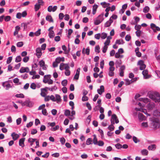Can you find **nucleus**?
<instances>
[{
  "instance_id": "1",
  "label": "nucleus",
  "mask_w": 160,
  "mask_h": 160,
  "mask_svg": "<svg viewBox=\"0 0 160 160\" xmlns=\"http://www.w3.org/2000/svg\"><path fill=\"white\" fill-rule=\"evenodd\" d=\"M151 126L152 128L156 129L160 126V120L157 117H153L150 118Z\"/></svg>"
},
{
  "instance_id": "2",
  "label": "nucleus",
  "mask_w": 160,
  "mask_h": 160,
  "mask_svg": "<svg viewBox=\"0 0 160 160\" xmlns=\"http://www.w3.org/2000/svg\"><path fill=\"white\" fill-rule=\"evenodd\" d=\"M149 97L156 102H160V94L157 92H149L148 93Z\"/></svg>"
},
{
  "instance_id": "3",
  "label": "nucleus",
  "mask_w": 160,
  "mask_h": 160,
  "mask_svg": "<svg viewBox=\"0 0 160 160\" xmlns=\"http://www.w3.org/2000/svg\"><path fill=\"white\" fill-rule=\"evenodd\" d=\"M94 137L93 139V143L95 145H97L99 146H102L104 145V142L103 141L99 140L98 141V139L96 136L95 134L93 135Z\"/></svg>"
},
{
  "instance_id": "4",
  "label": "nucleus",
  "mask_w": 160,
  "mask_h": 160,
  "mask_svg": "<svg viewBox=\"0 0 160 160\" xmlns=\"http://www.w3.org/2000/svg\"><path fill=\"white\" fill-rule=\"evenodd\" d=\"M22 105V106H26L29 107H32V105L29 100H26L24 102L21 101Z\"/></svg>"
},
{
  "instance_id": "5",
  "label": "nucleus",
  "mask_w": 160,
  "mask_h": 160,
  "mask_svg": "<svg viewBox=\"0 0 160 160\" xmlns=\"http://www.w3.org/2000/svg\"><path fill=\"white\" fill-rule=\"evenodd\" d=\"M142 74L144 78L145 79H148L151 77V75H148V71L147 70H145L142 72Z\"/></svg>"
},
{
  "instance_id": "6",
  "label": "nucleus",
  "mask_w": 160,
  "mask_h": 160,
  "mask_svg": "<svg viewBox=\"0 0 160 160\" xmlns=\"http://www.w3.org/2000/svg\"><path fill=\"white\" fill-rule=\"evenodd\" d=\"M36 55L38 58H39L42 55V50L41 48L38 47L36 49Z\"/></svg>"
},
{
  "instance_id": "7",
  "label": "nucleus",
  "mask_w": 160,
  "mask_h": 160,
  "mask_svg": "<svg viewBox=\"0 0 160 160\" xmlns=\"http://www.w3.org/2000/svg\"><path fill=\"white\" fill-rule=\"evenodd\" d=\"M57 9V7L55 6L52 7V6L50 5L49 6L48 8V11L50 12L52 11L54 12Z\"/></svg>"
},
{
  "instance_id": "8",
  "label": "nucleus",
  "mask_w": 160,
  "mask_h": 160,
  "mask_svg": "<svg viewBox=\"0 0 160 160\" xmlns=\"http://www.w3.org/2000/svg\"><path fill=\"white\" fill-rule=\"evenodd\" d=\"M97 92L99 95H101L102 92H104V87L103 85H101L100 86V89H97Z\"/></svg>"
},
{
  "instance_id": "9",
  "label": "nucleus",
  "mask_w": 160,
  "mask_h": 160,
  "mask_svg": "<svg viewBox=\"0 0 160 160\" xmlns=\"http://www.w3.org/2000/svg\"><path fill=\"white\" fill-rule=\"evenodd\" d=\"M11 136L12 137L13 140L14 141H15L19 138V136L18 134L13 132L12 133Z\"/></svg>"
},
{
  "instance_id": "10",
  "label": "nucleus",
  "mask_w": 160,
  "mask_h": 160,
  "mask_svg": "<svg viewBox=\"0 0 160 160\" xmlns=\"http://www.w3.org/2000/svg\"><path fill=\"white\" fill-rule=\"evenodd\" d=\"M25 138H23L20 139L19 140V144L20 146H21L22 147H23L24 146V141L25 140Z\"/></svg>"
},
{
  "instance_id": "11",
  "label": "nucleus",
  "mask_w": 160,
  "mask_h": 160,
  "mask_svg": "<svg viewBox=\"0 0 160 160\" xmlns=\"http://www.w3.org/2000/svg\"><path fill=\"white\" fill-rule=\"evenodd\" d=\"M64 60L65 58L63 57L62 58L58 57L57 58L55 59V61L57 63H59L61 61L64 62Z\"/></svg>"
},
{
  "instance_id": "12",
  "label": "nucleus",
  "mask_w": 160,
  "mask_h": 160,
  "mask_svg": "<svg viewBox=\"0 0 160 160\" xmlns=\"http://www.w3.org/2000/svg\"><path fill=\"white\" fill-rule=\"evenodd\" d=\"M90 49L88 47L85 50L84 48H83L82 50V53L84 54L86 53L87 55H89V54Z\"/></svg>"
},
{
  "instance_id": "13",
  "label": "nucleus",
  "mask_w": 160,
  "mask_h": 160,
  "mask_svg": "<svg viewBox=\"0 0 160 160\" xmlns=\"http://www.w3.org/2000/svg\"><path fill=\"white\" fill-rule=\"evenodd\" d=\"M156 149V145L155 144H151L148 147V149L149 150L154 151Z\"/></svg>"
},
{
  "instance_id": "14",
  "label": "nucleus",
  "mask_w": 160,
  "mask_h": 160,
  "mask_svg": "<svg viewBox=\"0 0 160 160\" xmlns=\"http://www.w3.org/2000/svg\"><path fill=\"white\" fill-rule=\"evenodd\" d=\"M112 118L113 119V121H115V123L117 124L119 122L118 119L117 118V117L115 114H113L112 116Z\"/></svg>"
},
{
  "instance_id": "15",
  "label": "nucleus",
  "mask_w": 160,
  "mask_h": 160,
  "mask_svg": "<svg viewBox=\"0 0 160 160\" xmlns=\"http://www.w3.org/2000/svg\"><path fill=\"white\" fill-rule=\"evenodd\" d=\"M56 98V102H57V103L60 102L61 101V97L60 95L58 94H56L55 95Z\"/></svg>"
},
{
  "instance_id": "16",
  "label": "nucleus",
  "mask_w": 160,
  "mask_h": 160,
  "mask_svg": "<svg viewBox=\"0 0 160 160\" xmlns=\"http://www.w3.org/2000/svg\"><path fill=\"white\" fill-rule=\"evenodd\" d=\"M46 19L47 21L50 22H53V19L51 15H48L46 17Z\"/></svg>"
},
{
  "instance_id": "17",
  "label": "nucleus",
  "mask_w": 160,
  "mask_h": 160,
  "mask_svg": "<svg viewBox=\"0 0 160 160\" xmlns=\"http://www.w3.org/2000/svg\"><path fill=\"white\" fill-rule=\"evenodd\" d=\"M148 108L150 110L152 109L155 107V104L153 103L150 102L147 105Z\"/></svg>"
},
{
  "instance_id": "18",
  "label": "nucleus",
  "mask_w": 160,
  "mask_h": 160,
  "mask_svg": "<svg viewBox=\"0 0 160 160\" xmlns=\"http://www.w3.org/2000/svg\"><path fill=\"white\" fill-rule=\"evenodd\" d=\"M103 16L104 13H102L99 15L97 18L101 22L104 20Z\"/></svg>"
},
{
  "instance_id": "19",
  "label": "nucleus",
  "mask_w": 160,
  "mask_h": 160,
  "mask_svg": "<svg viewBox=\"0 0 160 160\" xmlns=\"http://www.w3.org/2000/svg\"><path fill=\"white\" fill-rule=\"evenodd\" d=\"M98 8V6L96 4H94L93 6L92 13L93 15L96 13Z\"/></svg>"
},
{
  "instance_id": "20",
  "label": "nucleus",
  "mask_w": 160,
  "mask_h": 160,
  "mask_svg": "<svg viewBox=\"0 0 160 160\" xmlns=\"http://www.w3.org/2000/svg\"><path fill=\"white\" fill-rule=\"evenodd\" d=\"M92 143H93V142H92V138H89L86 141V145H88L92 144Z\"/></svg>"
},
{
  "instance_id": "21",
  "label": "nucleus",
  "mask_w": 160,
  "mask_h": 160,
  "mask_svg": "<svg viewBox=\"0 0 160 160\" xmlns=\"http://www.w3.org/2000/svg\"><path fill=\"white\" fill-rule=\"evenodd\" d=\"M148 151L146 149H144L141 151V153L142 155L147 156L148 154Z\"/></svg>"
},
{
  "instance_id": "22",
  "label": "nucleus",
  "mask_w": 160,
  "mask_h": 160,
  "mask_svg": "<svg viewBox=\"0 0 160 160\" xmlns=\"http://www.w3.org/2000/svg\"><path fill=\"white\" fill-rule=\"evenodd\" d=\"M54 35V33L53 30H50L49 31L48 36L50 38H53Z\"/></svg>"
},
{
  "instance_id": "23",
  "label": "nucleus",
  "mask_w": 160,
  "mask_h": 160,
  "mask_svg": "<svg viewBox=\"0 0 160 160\" xmlns=\"http://www.w3.org/2000/svg\"><path fill=\"white\" fill-rule=\"evenodd\" d=\"M51 76L50 75H45L44 76V78L46 79H43V82L45 83H48V79L47 78H46V77H48V78H50Z\"/></svg>"
},
{
  "instance_id": "24",
  "label": "nucleus",
  "mask_w": 160,
  "mask_h": 160,
  "mask_svg": "<svg viewBox=\"0 0 160 160\" xmlns=\"http://www.w3.org/2000/svg\"><path fill=\"white\" fill-rule=\"evenodd\" d=\"M138 119L139 120L142 121L145 118V116L142 113L139 114L138 115Z\"/></svg>"
},
{
  "instance_id": "25",
  "label": "nucleus",
  "mask_w": 160,
  "mask_h": 160,
  "mask_svg": "<svg viewBox=\"0 0 160 160\" xmlns=\"http://www.w3.org/2000/svg\"><path fill=\"white\" fill-rule=\"evenodd\" d=\"M4 84V82H3L2 83V85L4 87H6L5 89L6 90H8L9 88H10L12 87V86L11 85V84L9 83H8V84H7L6 85H5Z\"/></svg>"
},
{
  "instance_id": "26",
  "label": "nucleus",
  "mask_w": 160,
  "mask_h": 160,
  "mask_svg": "<svg viewBox=\"0 0 160 160\" xmlns=\"http://www.w3.org/2000/svg\"><path fill=\"white\" fill-rule=\"evenodd\" d=\"M124 42L122 39H117L115 42L116 44H118L119 45L123 44Z\"/></svg>"
},
{
  "instance_id": "27",
  "label": "nucleus",
  "mask_w": 160,
  "mask_h": 160,
  "mask_svg": "<svg viewBox=\"0 0 160 160\" xmlns=\"http://www.w3.org/2000/svg\"><path fill=\"white\" fill-rule=\"evenodd\" d=\"M19 72L21 73H23L25 72H28V71H26V68L22 67L19 70Z\"/></svg>"
},
{
  "instance_id": "28",
  "label": "nucleus",
  "mask_w": 160,
  "mask_h": 160,
  "mask_svg": "<svg viewBox=\"0 0 160 160\" xmlns=\"http://www.w3.org/2000/svg\"><path fill=\"white\" fill-rule=\"evenodd\" d=\"M150 26L151 28L153 30V32H156V30L154 29V28L156 27V25L154 23H151L150 24Z\"/></svg>"
},
{
  "instance_id": "29",
  "label": "nucleus",
  "mask_w": 160,
  "mask_h": 160,
  "mask_svg": "<svg viewBox=\"0 0 160 160\" xmlns=\"http://www.w3.org/2000/svg\"><path fill=\"white\" fill-rule=\"evenodd\" d=\"M62 50L64 51V53L65 54H68V50H67V48L65 45L62 46Z\"/></svg>"
},
{
  "instance_id": "30",
  "label": "nucleus",
  "mask_w": 160,
  "mask_h": 160,
  "mask_svg": "<svg viewBox=\"0 0 160 160\" xmlns=\"http://www.w3.org/2000/svg\"><path fill=\"white\" fill-rule=\"evenodd\" d=\"M71 113L70 111L68 109H66L65 110L64 114L66 116H68L70 115Z\"/></svg>"
},
{
  "instance_id": "31",
  "label": "nucleus",
  "mask_w": 160,
  "mask_h": 160,
  "mask_svg": "<svg viewBox=\"0 0 160 160\" xmlns=\"http://www.w3.org/2000/svg\"><path fill=\"white\" fill-rule=\"evenodd\" d=\"M40 4H38V3H36L34 5V9L35 11H38L40 8Z\"/></svg>"
},
{
  "instance_id": "32",
  "label": "nucleus",
  "mask_w": 160,
  "mask_h": 160,
  "mask_svg": "<svg viewBox=\"0 0 160 160\" xmlns=\"http://www.w3.org/2000/svg\"><path fill=\"white\" fill-rule=\"evenodd\" d=\"M132 139L133 141L135 143H137L140 142V140L138 139L136 137L134 136H133V137Z\"/></svg>"
},
{
  "instance_id": "33",
  "label": "nucleus",
  "mask_w": 160,
  "mask_h": 160,
  "mask_svg": "<svg viewBox=\"0 0 160 160\" xmlns=\"http://www.w3.org/2000/svg\"><path fill=\"white\" fill-rule=\"evenodd\" d=\"M15 97L17 98H24V95L22 93H20L19 94H16L15 95Z\"/></svg>"
},
{
  "instance_id": "34",
  "label": "nucleus",
  "mask_w": 160,
  "mask_h": 160,
  "mask_svg": "<svg viewBox=\"0 0 160 160\" xmlns=\"http://www.w3.org/2000/svg\"><path fill=\"white\" fill-rule=\"evenodd\" d=\"M22 60V58L20 56H17L16 58L15 62H20Z\"/></svg>"
},
{
  "instance_id": "35",
  "label": "nucleus",
  "mask_w": 160,
  "mask_h": 160,
  "mask_svg": "<svg viewBox=\"0 0 160 160\" xmlns=\"http://www.w3.org/2000/svg\"><path fill=\"white\" fill-rule=\"evenodd\" d=\"M149 10V7L148 6H146L145 7V8H144L143 9V12L145 13H146L148 12Z\"/></svg>"
},
{
  "instance_id": "36",
  "label": "nucleus",
  "mask_w": 160,
  "mask_h": 160,
  "mask_svg": "<svg viewBox=\"0 0 160 160\" xmlns=\"http://www.w3.org/2000/svg\"><path fill=\"white\" fill-rule=\"evenodd\" d=\"M100 47L98 45L96 46L95 48V51L98 53L100 52Z\"/></svg>"
},
{
  "instance_id": "37",
  "label": "nucleus",
  "mask_w": 160,
  "mask_h": 160,
  "mask_svg": "<svg viewBox=\"0 0 160 160\" xmlns=\"http://www.w3.org/2000/svg\"><path fill=\"white\" fill-rule=\"evenodd\" d=\"M107 37V34L106 33L102 32L101 33V38L102 39H104Z\"/></svg>"
},
{
  "instance_id": "38",
  "label": "nucleus",
  "mask_w": 160,
  "mask_h": 160,
  "mask_svg": "<svg viewBox=\"0 0 160 160\" xmlns=\"http://www.w3.org/2000/svg\"><path fill=\"white\" fill-rule=\"evenodd\" d=\"M23 43L22 42H17L16 45L18 47H21L23 46Z\"/></svg>"
},
{
  "instance_id": "39",
  "label": "nucleus",
  "mask_w": 160,
  "mask_h": 160,
  "mask_svg": "<svg viewBox=\"0 0 160 160\" xmlns=\"http://www.w3.org/2000/svg\"><path fill=\"white\" fill-rule=\"evenodd\" d=\"M115 146L116 148L118 149H120L122 148V145L119 143L115 144Z\"/></svg>"
},
{
  "instance_id": "40",
  "label": "nucleus",
  "mask_w": 160,
  "mask_h": 160,
  "mask_svg": "<svg viewBox=\"0 0 160 160\" xmlns=\"http://www.w3.org/2000/svg\"><path fill=\"white\" fill-rule=\"evenodd\" d=\"M37 140L36 138H29L28 139V142H33Z\"/></svg>"
},
{
  "instance_id": "41",
  "label": "nucleus",
  "mask_w": 160,
  "mask_h": 160,
  "mask_svg": "<svg viewBox=\"0 0 160 160\" xmlns=\"http://www.w3.org/2000/svg\"><path fill=\"white\" fill-rule=\"evenodd\" d=\"M62 85L63 86H65L67 84V80L66 79H64L62 80L61 82Z\"/></svg>"
},
{
  "instance_id": "42",
  "label": "nucleus",
  "mask_w": 160,
  "mask_h": 160,
  "mask_svg": "<svg viewBox=\"0 0 160 160\" xmlns=\"http://www.w3.org/2000/svg\"><path fill=\"white\" fill-rule=\"evenodd\" d=\"M101 23L100 21L97 18L94 21V24L95 25H98Z\"/></svg>"
},
{
  "instance_id": "43",
  "label": "nucleus",
  "mask_w": 160,
  "mask_h": 160,
  "mask_svg": "<svg viewBox=\"0 0 160 160\" xmlns=\"http://www.w3.org/2000/svg\"><path fill=\"white\" fill-rule=\"evenodd\" d=\"M39 64L41 67H42L45 66V62L44 61L42 60L39 62Z\"/></svg>"
},
{
  "instance_id": "44",
  "label": "nucleus",
  "mask_w": 160,
  "mask_h": 160,
  "mask_svg": "<svg viewBox=\"0 0 160 160\" xmlns=\"http://www.w3.org/2000/svg\"><path fill=\"white\" fill-rule=\"evenodd\" d=\"M29 57H28V56L25 57L22 59L23 61V62H27L29 60Z\"/></svg>"
},
{
  "instance_id": "45",
  "label": "nucleus",
  "mask_w": 160,
  "mask_h": 160,
  "mask_svg": "<svg viewBox=\"0 0 160 160\" xmlns=\"http://www.w3.org/2000/svg\"><path fill=\"white\" fill-rule=\"evenodd\" d=\"M41 29H39L36 32H34L35 35L37 36H39L41 34Z\"/></svg>"
},
{
  "instance_id": "46",
  "label": "nucleus",
  "mask_w": 160,
  "mask_h": 160,
  "mask_svg": "<svg viewBox=\"0 0 160 160\" xmlns=\"http://www.w3.org/2000/svg\"><path fill=\"white\" fill-rule=\"evenodd\" d=\"M108 47L104 45L103 47L102 48V52L103 53H105L108 49Z\"/></svg>"
},
{
  "instance_id": "47",
  "label": "nucleus",
  "mask_w": 160,
  "mask_h": 160,
  "mask_svg": "<svg viewBox=\"0 0 160 160\" xmlns=\"http://www.w3.org/2000/svg\"><path fill=\"white\" fill-rule=\"evenodd\" d=\"M114 127L113 125L112 124H111L109 126L108 128L110 131H112L114 130Z\"/></svg>"
},
{
  "instance_id": "48",
  "label": "nucleus",
  "mask_w": 160,
  "mask_h": 160,
  "mask_svg": "<svg viewBox=\"0 0 160 160\" xmlns=\"http://www.w3.org/2000/svg\"><path fill=\"white\" fill-rule=\"evenodd\" d=\"M65 63H60V66H59V69H60L62 71L64 69V66Z\"/></svg>"
},
{
  "instance_id": "49",
  "label": "nucleus",
  "mask_w": 160,
  "mask_h": 160,
  "mask_svg": "<svg viewBox=\"0 0 160 160\" xmlns=\"http://www.w3.org/2000/svg\"><path fill=\"white\" fill-rule=\"evenodd\" d=\"M42 113L45 116H47L48 114L46 109L45 108L42 109Z\"/></svg>"
},
{
  "instance_id": "50",
  "label": "nucleus",
  "mask_w": 160,
  "mask_h": 160,
  "mask_svg": "<svg viewBox=\"0 0 160 160\" xmlns=\"http://www.w3.org/2000/svg\"><path fill=\"white\" fill-rule=\"evenodd\" d=\"M30 88L33 89H35L36 88V85L35 83H32L30 85Z\"/></svg>"
},
{
  "instance_id": "51",
  "label": "nucleus",
  "mask_w": 160,
  "mask_h": 160,
  "mask_svg": "<svg viewBox=\"0 0 160 160\" xmlns=\"http://www.w3.org/2000/svg\"><path fill=\"white\" fill-rule=\"evenodd\" d=\"M65 139L64 138L62 137L60 138V142L62 145H63L64 144L65 142Z\"/></svg>"
},
{
  "instance_id": "52",
  "label": "nucleus",
  "mask_w": 160,
  "mask_h": 160,
  "mask_svg": "<svg viewBox=\"0 0 160 160\" xmlns=\"http://www.w3.org/2000/svg\"><path fill=\"white\" fill-rule=\"evenodd\" d=\"M11 17L9 16H7L4 18V20L6 22L9 21L11 20Z\"/></svg>"
},
{
  "instance_id": "53",
  "label": "nucleus",
  "mask_w": 160,
  "mask_h": 160,
  "mask_svg": "<svg viewBox=\"0 0 160 160\" xmlns=\"http://www.w3.org/2000/svg\"><path fill=\"white\" fill-rule=\"evenodd\" d=\"M59 127L58 125H56L53 128H52L51 130L52 131H55L59 129Z\"/></svg>"
},
{
  "instance_id": "54",
  "label": "nucleus",
  "mask_w": 160,
  "mask_h": 160,
  "mask_svg": "<svg viewBox=\"0 0 160 160\" xmlns=\"http://www.w3.org/2000/svg\"><path fill=\"white\" fill-rule=\"evenodd\" d=\"M115 64L116 65L119 66L122 64V62L121 60H117L116 61Z\"/></svg>"
},
{
  "instance_id": "55",
  "label": "nucleus",
  "mask_w": 160,
  "mask_h": 160,
  "mask_svg": "<svg viewBox=\"0 0 160 160\" xmlns=\"http://www.w3.org/2000/svg\"><path fill=\"white\" fill-rule=\"evenodd\" d=\"M141 28V26L139 25H136L135 26V29L137 31L140 30L139 29H140Z\"/></svg>"
},
{
  "instance_id": "56",
  "label": "nucleus",
  "mask_w": 160,
  "mask_h": 160,
  "mask_svg": "<svg viewBox=\"0 0 160 160\" xmlns=\"http://www.w3.org/2000/svg\"><path fill=\"white\" fill-rule=\"evenodd\" d=\"M140 99H142L144 102L145 103H147L149 102V99L147 98H141Z\"/></svg>"
},
{
  "instance_id": "57",
  "label": "nucleus",
  "mask_w": 160,
  "mask_h": 160,
  "mask_svg": "<svg viewBox=\"0 0 160 160\" xmlns=\"http://www.w3.org/2000/svg\"><path fill=\"white\" fill-rule=\"evenodd\" d=\"M65 74L67 76H69L70 74V71L68 70H65Z\"/></svg>"
},
{
  "instance_id": "58",
  "label": "nucleus",
  "mask_w": 160,
  "mask_h": 160,
  "mask_svg": "<svg viewBox=\"0 0 160 160\" xmlns=\"http://www.w3.org/2000/svg\"><path fill=\"white\" fill-rule=\"evenodd\" d=\"M12 57H9L7 59V64L10 63L11 62L12 60Z\"/></svg>"
},
{
  "instance_id": "59",
  "label": "nucleus",
  "mask_w": 160,
  "mask_h": 160,
  "mask_svg": "<svg viewBox=\"0 0 160 160\" xmlns=\"http://www.w3.org/2000/svg\"><path fill=\"white\" fill-rule=\"evenodd\" d=\"M37 133V131L36 129H33L31 131V134L32 135H34Z\"/></svg>"
},
{
  "instance_id": "60",
  "label": "nucleus",
  "mask_w": 160,
  "mask_h": 160,
  "mask_svg": "<svg viewBox=\"0 0 160 160\" xmlns=\"http://www.w3.org/2000/svg\"><path fill=\"white\" fill-rule=\"evenodd\" d=\"M131 36L130 35H127L125 38V40L126 41H129L131 39Z\"/></svg>"
},
{
  "instance_id": "61",
  "label": "nucleus",
  "mask_w": 160,
  "mask_h": 160,
  "mask_svg": "<svg viewBox=\"0 0 160 160\" xmlns=\"http://www.w3.org/2000/svg\"><path fill=\"white\" fill-rule=\"evenodd\" d=\"M153 114L154 116L156 117L160 115V113L157 110L154 112Z\"/></svg>"
},
{
  "instance_id": "62",
  "label": "nucleus",
  "mask_w": 160,
  "mask_h": 160,
  "mask_svg": "<svg viewBox=\"0 0 160 160\" xmlns=\"http://www.w3.org/2000/svg\"><path fill=\"white\" fill-rule=\"evenodd\" d=\"M112 23H110L109 22V21H107L105 23V27H109L111 25Z\"/></svg>"
},
{
  "instance_id": "63",
  "label": "nucleus",
  "mask_w": 160,
  "mask_h": 160,
  "mask_svg": "<svg viewBox=\"0 0 160 160\" xmlns=\"http://www.w3.org/2000/svg\"><path fill=\"white\" fill-rule=\"evenodd\" d=\"M22 121V119L21 118H19L18 119H17L16 120V122L17 124V125H19L21 122Z\"/></svg>"
},
{
  "instance_id": "64",
  "label": "nucleus",
  "mask_w": 160,
  "mask_h": 160,
  "mask_svg": "<svg viewBox=\"0 0 160 160\" xmlns=\"http://www.w3.org/2000/svg\"><path fill=\"white\" fill-rule=\"evenodd\" d=\"M142 31L140 30L137 31L135 33L137 37H139L140 36Z\"/></svg>"
}]
</instances>
